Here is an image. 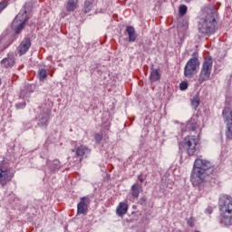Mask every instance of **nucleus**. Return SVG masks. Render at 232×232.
<instances>
[{
  "label": "nucleus",
  "instance_id": "25",
  "mask_svg": "<svg viewBox=\"0 0 232 232\" xmlns=\"http://www.w3.org/2000/svg\"><path fill=\"white\" fill-rule=\"evenodd\" d=\"M38 77H39L40 81H44V79H46V77H48V72L44 69H40L38 71Z\"/></svg>",
  "mask_w": 232,
  "mask_h": 232
},
{
  "label": "nucleus",
  "instance_id": "11",
  "mask_svg": "<svg viewBox=\"0 0 232 232\" xmlns=\"http://www.w3.org/2000/svg\"><path fill=\"white\" fill-rule=\"evenodd\" d=\"M2 68H12L14 64H15V57L14 56L13 53H9L7 57L4 58L0 62Z\"/></svg>",
  "mask_w": 232,
  "mask_h": 232
},
{
  "label": "nucleus",
  "instance_id": "7",
  "mask_svg": "<svg viewBox=\"0 0 232 232\" xmlns=\"http://www.w3.org/2000/svg\"><path fill=\"white\" fill-rule=\"evenodd\" d=\"M14 179V174L10 171V163L3 160L0 164V184L6 186Z\"/></svg>",
  "mask_w": 232,
  "mask_h": 232
},
{
  "label": "nucleus",
  "instance_id": "30",
  "mask_svg": "<svg viewBox=\"0 0 232 232\" xmlns=\"http://www.w3.org/2000/svg\"><path fill=\"white\" fill-rule=\"evenodd\" d=\"M179 90H181V92H184V90H188V82H181L179 83Z\"/></svg>",
  "mask_w": 232,
  "mask_h": 232
},
{
  "label": "nucleus",
  "instance_id": "28",
  "mask_svg": "<svg viewBox=\"0 0 232 232\" xmlns=\"http://www.w3.org/2000/svg\"><path fill=\"white\" fill-rule=\"evenodd\" d=\"M187 12H188V6H186V5H181L180 7H179V14H181V15H186V14H187Z\"/></svg>",
  "mask_w": 232,
  "mask_h": 232
},
{
  "label": "nucleus",
  "instance_id": "9",
  "mask_svg": "<svg viewBox=\"0 0 232 232\" xmlns=\"http://www.w3.org/2000/svg\"><path fill=\"white\" fill-rule=\"evenodd\" d=\"M30 46H32V41L30 38H24L17 47L18 53L20 55H24V53L30 50Z\"/></svg>",
  "mask_w": 232,
  "mask_h": 232
},
{
  "label": "nucleus",
  "instance_id": "19",
  "mask_svg": "<svg viewBox=\"0 0 232 232\" xmlns=\"http://www.w3.org/2000/svg\"><path fill=\"white\" fill-rule=\"evenodd\" d=\"M201 69L209 72L211 73L212 70H213V59L211 57L206 58L203 61Z\"/></svg>",
  "mask_w": 232,
  "mask_h": 232
},
{
  "label": "nucleus",
  "instance_id": "32",
  "mask_svg": "<svg viewBox=\"0 0 232 232\" xmlns=\"http://www.w3.org/2000/svg\"><path fill=\"white\" fill-rule=\"evenodd\" d=\"M188 226L189 227H195V218H189L187 221Z\"/></svg>",
  "mask_w": 232,
  "mask_h": 232
},
{
  "label": "nucleus",
  "instance_id": "10",
  "mask_svg": "<svg viewBox=\"0 0 232 232\" xmlns=\"http://www.w3.org/2000/svg\"><path fill=\"white\" fill-rule=\"evenodd\" d=\"M90 153H92V150L82 145L76 149L75 157H77L80 160H82V159H87Z\"/></svg>",
  "mask_w": 232,
  "mask_h": 232
},
{
  "label": "nucleus",
  "instance_id": "16",
  "mask_svg": "<svg viewBox=\"0 0 232 232\" xmlns=\"http://www.w3.org/2000/svg\"><path fill=\"white\" fill-rule=\"evenodd\" d=\"M77 213L78 215H86L88 213V205L84 203V198H82L77 205Z\"/></svg>",
  "mask_w": 232,
  "mask_h": 232
},
{
  "label": "nucleus",
  "instance_id": "35",
  "mask_svg": "<svg viewBox=\"0 0 232 232\" xmlns=\"http://www.w3.org/2000/svg\"><path fill=\"white\" fill-rule=\"evenodd\" d=\"M205 213L207 215H211V213H213V208L212 207H208L205 210Z\"/></svg>",
  "mask_w": 232,
  "mask_h": 232
},
{
  "label": "nucleus",
  "instance_id": "22",
  "mask_svg": "<svg viewBox=\"0 0 232 232\" xmlns=\"http://www.w3.org/2000/svg\"><path fill=\"white\" fill-rule=\"evenodd\" d=\"M94 0H86L83 5V12L84 14H90L92 12V8H93Z\"/></svg>",
  "mask_w": 232,
  "mask_h": 232
},
{
  "label": "nucleus",
  "instance_id": "12",
  "mask_svg": "<svg viewBox=\"0 0 232 232\" xmlns=\"http://www.w3.org/2000/svg\"><path fill=\"white\" fill-rule=\"evenodd\" d=\"M222 117L226 126H231L232 124V109L229 107H226L223 109Z\"/></svg>",
  "mask_w": 232,
  "mask_h": 232
},
{
  "label": "nucleus",
  "instance_id": "31",
  "mask_svg": "<svg viewBox=\"0 0 232 232\" xmlns=\"http://www.w3.org/2000/svg\"><path fill=\"white\" fill-rule=\"evenodd\" d=\"M26 106V102H21L16 103L15 107L17 108V110H23L24 108H25Z\"/></svg>",
  "mask_w": 232,
  "mask_h": 232
},
{
  "label": "nucleus",
  "instance_id": "36",
  "mask_svg": "<svg viewBox=\"0 0 232 232\" xmlns=\"http://www.w3.org/2000/svg\"><path fill=\"white\" fill-rule=\"evenodd\" d=\"M138 179L140 180V182H144V179L142 178V175H139Z\"/></svg>",
  "mask_w": 232,
  "mask_h": 232
},
{
  "label": "nucleus",
  "instance_id": "17",
  "mask_svg": "<svg viewBox=\"0 0 232 232\" xmlns=\"http://www.w3.org/2000/svg\"><path fill=\"white\" fill-rule=\"evenodd\" d=\"M162 77V73L160 72V69H152L150 74V82H157V81H160Z\"/></svg>",
  "mask_w": 232,
  "mask_h": 232
},
{
  "label": "nucleus",
  "instance_id": "34",
  "mask_svg": "<svg viewBox=\"0 0 232 232\" xmlns=\"http://www.w3.org/2000/svg\"><path fill=\"white\" fill-rule=\"evenodd\" d=\"M6 46H5V44L3 43V39L0 38V53L3 52V50H5Z\"/></svg>",
  "mask_w": 232,
  "mask_h": 232
},
{
  "label": "nucleus",
  "instance_id": "6",
  "mask_svg": "<svg viewBox=\"0 0 232 232\" xmlns=\"http://www.w3.org/2000/svg\"><path fill=\"white\" fill-rule=\"evenodd\" d=\"M200 140L195 136H187L182 141V146L186 150L188 157H195L197 155V146H198Z\"/></svg>",
  "mask_w": 232,
  "mask_h": 232
},
{
  "label": "nucleus",
  "instance_id": "20",
  "mask_svg": "<svg viewBox=\"0 0 232 232\" xmlns=\"http://www.w3.org/2000/svg\"><path fill=\"white\" fill-rule=\"evenodd\" d=\"M198 128V121L196 118H191L187 123V131H197Z\"/></svg>",
  "mask_w": 232,
  "mask_h": 232
},
{
  "label": "nucleus",
  "instance_id": "33",
  "mask_svg": "<svg viewBox=\"0 0 232 232\" xmlns=\"http://www.w3.org/2000/svg\"><path fill=\"white\" fill-rule=\"evenodd\" d=\"M146 200H148V198H146V196H143L139 199L138 204H140V206H144V204H146Z\"/></svg>",
  "mask_w": 232,
  "mask_h": 232
},
{
  "label": "nucleus",
  "instance_id": "38",
  "mask_svg": "<svg viewBox=\"0 0 232 232\" xmlns=\"http://www.w3.org/2000/svg\"><path fill=\"white\" fill-rule=\"evenodd\" d=\"M0 84H1V80H0Z\"/></svg>",
  "mask_w": 232,
  "mask_h": 232
},
{
  "label": "nucleus",
  "instance_id": "4",
  "mask_svg": "<svg viewBox=\"0 0 232 232\" xmlns=\"http://www.w3.org/2000/svg\"><path fill=\"white\" fill-rule=\"evenodd\" d=\"M26 21H28V13L26 12V8L24 7L12 23L11 28L14 34H21V32H23Z\"/></svg>",
  "mask_w": 232,
  "mask_h": 232
},
{
  "label": "nucleus",
  "instance_id": "27",
  "mask_svg": "<svg viewBox=\"0 0 232 232\" xmlns=\"http://www.w3.org/2000/svg\"><path fill=\"white\" fill-rule=\"evenodd\" d=\"M6 6H8V0L0 2V14L5 10V8H6Z\"/></svg>",
  "mask_w": 232,
  "mask_h": 232
},
{
  "label": "nucleus",
  "instance_id": "29",
  "mask_svg": "<svg viewBox=\"0 0 232 232\" xmlns=\"http://www.w3.org/2000/svg\"><path fill=\"white\" fill-rule=\"evenodd\" d=\"M94 139H95L96 144H101V142H102V134H100V133L95 134Z\"/></svg>",
  "mask_w": 232,
  "mask_h": 232
},
{
  "label": "nucleus",
  "instance_id": "8",
  "mask_svg": "<svg viewBox=\"0 0 232 232\" xmlns=\"http://www.w3.org/2000/svg\"><path fill=\"white\" fill-rule=\"evenodd\" d=\"M37 125L40 128L46 130L48 128V122H50V111L44 110L36 118Z\"/></svg>",
  "mask_w": 232,
  "mask_h": 232
},
{
  "label": "nucleus",
  "instance_id": "3",
  "mask_svg": "<svg viewBox=\"0 0 232 232\" xmlns=\"http://www.w3.org/2000/svg\"><path fill=\"white\" fill-rule=\"evenodd\" d=\"M218 208L222 224L225 226H232V198L229 195H221Z\"/></svg>",
  "mask_w": 232,
  "mask_h": 232
},
{
  "label": "nucleus",
  "instance_id": "14",
  "mask_svg": "<svg viewBox=\"0 0 232 232\" xmlns=\"http://www.w3.org/2000/svg\"><path fill=\"white\" fill-rule=\"evenodd\" d=\"M127 213H128V203L120 202L116 208V214L118 215V217H122Z\"/></svg>",
  "mask_w": 232,
  "mask_h": 232
},
{
  "label": "nucleus",
  "instance_id": "5",
  "mask_svg": "<svg viewBox=\"0 0 232 232\" xmlns=\"http://www.w3.org/2000/svg\"><path fill=\"white\" fill-rule=\"evenodd\" d=\"M200 68V61L196 56L190 58L184 67V77L187 79H193L197 75Z\"/></svg>",
  "mask_w": 232,
  "mask_h": 232
},
{
  "label": "nucleus",
  "instance_id": "2",
  "mask_svg": "<svg viewBox=\"0 0 232 232\" xmlns=\"http://www.w3.org/2000/svg\"><path fill=\"white\" fill-rule=\"evenodd\" d=\"M213 163L208 160L197 159L190 175V182L193 186H200L213 171Z\"/></svg>",
  "mask_w": 232,
  "mask_h": 232
},
{
  "label": "nucleus",
  "instance_id": "23",
  "mask_svg": "<svg viewBox=\"0 0 232 232\" xmlns=\"http://www.w3.org/2000/svg\"><path fill=\"white\" fill-rule=\"evenodd\" d=\"M47 166H49L51 171H57L61 168V161L54 160L53 162H47Z\"/></svg>",
  "mask_w": 232,
  "mask_h": 232
},
{
  "label": "nucleus",
  "instance_id": "15",
  "mask_svg": "<svg viewBox=\"0 0 232 232\" xmlns=\"http://www.w3.org/2000/svg\"><path fill=\"white\" fill-rule=\"evenodd\" d=\"M140 191H142V185L139 183H135L130 188V195L133 198H139V195H140Z\"/></svg>",
  "mask_w": 232,
  "mask_h": 232
},
{
  "label": "nucleus",
  "instance_id": "24",
  "mask_svg": "<svg viewBox=\"0 0 232 232\" xmlns=\"http://www.w3.org/2000/svg\"><path fill=\"white\" fill-rule=\"evenodd\" d=\"M200 105V96L198 94H195L191 99V106L194 110H197Z\"/></svg>",
  "mask_w": 232,
  "mask_h": 232
},
{
  "label": "nucleus",
  "instance_id": "37",
  "mask_svg": "<svg viewBox=\"0 0 232 232\" xmlns=\"http://www.w3.org/2000/svg\"><path fill=\"white\" fill-rule=\"evenodd\" d=\"M72 151H75V150H72Z\"/></svg>",
  "mask_w": 232,
  "mask_h": 232
},
{
  "label": "nucleus",
  "instance_id": "1",
  "mask_svg": "<svg viewBox=\"0 0 232 232\" xmlns=\"http://www.w3.org/2000/svg\"><path fill=\"white\" fill-rule=\"evenodd\" d=\"M218 14L215 10V6H206L203 8V14L198 23V32L201 35L211 36L217 32V22Z\"/></svg>",
  "mask_w": 232,
  "mask_h": 232
},
{
  "label": "nucleus",
  "instance_id": "18",
  "mask_svg": "<svg viewBox=\"0 0 232 232\" xmlns=\"http://www.w3.org/2000/svg\"><path fill=\"white\" fill-rule=\"evenodd\" d=\"M126 32L129 36V43H135L137 39V33H135V28L131 25L126 27Z\"/></svg>",
  "mask_w": 232,
  "mask_h": 232
},
{
  "label": "nucleus",
  "instance_id": "26",
  "mask_svg": "<svg viewBox=\"0 0 232 232\" xmlns=\"http://www.w3.org/2000/svg\"><path fill=\"white\" fill-rule=\"evenodd\" d=\"M226 137L229 140H232V124L231 125H227V130H226Z\"/></svg>",
  "mask_w": 232,
  "mask_h": 232
},
{
  "label": "nucleus",
  "instance_id": "21",
  "mask_svg": "<svg viewBox=\"0 0 232 232\" xmlns=\"http://www.w3.org/2000/svg\"><path fill=\"white\" fill-rule=\"evenodd\" d=\"M79 8V4H77V1L75 0H68L66 9L67 12H75Z\"/></svg>",
  "mask_w": 232,
  "mask_h": 232
},
{
  "label": "nucleus",
  "instance_id": "13",
  "mask_svg": "<svg viewBox=\"0 0 232 232\" xmlns=\"http://www.w3.org/2000/svg\"><path fill=\"white\" fill-rule=\"evenodd\" d=\"M210 77H211V72H209V71H206L205 69L201 68L198 82H199V84H202L206 82V81H209Z\"/></svg>",
  "mask_w": 232,
  "mask_h": 232
}]
</instances>
